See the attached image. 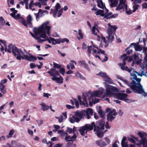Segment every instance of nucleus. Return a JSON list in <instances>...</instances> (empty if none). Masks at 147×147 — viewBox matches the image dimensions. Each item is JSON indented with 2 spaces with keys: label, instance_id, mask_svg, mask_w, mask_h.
<instances>
[{
  "label": "nucleus",
  "instance_id": "nucleus-27",
  "mask_svg": "<svg viewBox=\"0 0 147 147\" xmlns=\"http://www.w3.org/2000/svg\"><path fill=\"white\" fill-rule=\"evenodd\" d=\"M137 73L139 74V75H137V74L136 75V78L135 79H134L133 78V77H131V79H133V80H135L136 82H138V83H140V82L141 81V78H137V76H140L142 77L143 75H144L146 77H147V75H146V74L144 75V71H143L141 73V74H140L139 73H138V72H137Z\"/></svg>",
  "mask_w": 147,
  "mask_h": 147
},
{
  "label": "nucleus",
  "instance_id": "nucleus-12",
  "mask_svg": "<svg viewBox=\"0 0 147 147\" xmlns=\"http://www.w3.org/2000/svg\"><path fill=\"white\" fill-rule=\"evenodd\" d=\"M0 50L1 51L3 52L5 50V52L7 51L9 53L12 52V48L13 47L11 45H8V48L7 47V45L5 41L2 40H0Z\"/></svg>",
  "mask_w": 147,
  "mask_h": 147
},
{
  "label": "nucleus",
  "instance_id": "nucleus-11",
  "mask_svg": "<svg viewBox=\"0 0 147 147\" xmlns=\"http://www.w3.org/2000/svg\"><path fill=\"white\" fill-rule=\"evenodd\" d=\"M137 135L141 139L139 140V143L136 144L137 145L142 144L143 147H147V134L143 131H139L138 132Z\"/></svg>",
  "mask_w": 147,
  "mask_h": 147
},
{
  "label": "nucleus",
  "instance_id": "nucleus-22",
  "mask_svg": "<svg viewBox=\"0 0 147 147\" xmlns=\"http://www.w3.org/2000/svg\"><path fill=\"white\" fill-rule=\"evenodd\" d=\"M61 7L59 3H57L55 6V9L54 10V12L53 14V17L55 18L56 17L58 10Z\"/></svg>",
  "mask_w": 147,
  "mask_h": 147
},
{
  "label": "nucleus",
  "instance_id": "nucleus-30",
  "mask_svg": "<svg viewBox=\"0 0 147 147\" xmlns=\"http://www.w3.org/2000/svg\"><path fill=\"white\" fill-rule=\"evenodd\" d=\"M103 80H104L105 82L104 83V84L105 83H106V82L109 84H113V80L110 78L108 75H107Z\"/></svg>",
  "mask_w": 147,
  "mask_h": 147
},
{
  "label": "nucleus",
  "instance_id": "nucleus-9",
  "mask_svg": "<svg viewBox=\"0 0 147 147\" xmlns=\"http://www.w3.org/2000/svg\"><path fill=\"white\" fill-rule=\"evenodd\" d=\"M115 10L121 13L125 11L128 15L132 13L133 11L128 7L125 0H119V3L115 8Z\"/></svg>",
  "mask_w": 147,
  "mask_h": 147
},
{
  "label": "nucleus",
  "instance_id": "nucleus-5",
  "mask_svg": "<svg viewBox=\"0 0 147 147\" xmlns=\"http://www.w3.org/2000/svg\"><path fill=\"white\" fill-rule=\"evenodd\" d=\"M119 78L123 81L125 84L128 85L130 87L134 92L141 94L144 97L147 96V93L144 91L140 83H137L134 81H132L129 83L124 78L120 77Z\"/></svg>",
  "mask_w": 147,
  "mask_h": 147
},
{
  "label": "nucleus",
  "instance_id": "nucleus-7",
  "mask_svg": "<svg viewBox=\"0 0 147 147\" xmlns=\"http://www.w3.org/2000/svg\"><path fill=\"white\" fill-rule=\"evenodd\" d=\"M121 58H123V62L122 64L119 63V65L121 67V69L122 70H125L127 71L130 74L131 77H133L134 79L136 78V75H139L137 72L135 71L133 68H129L127 66H125V61L127 60L128 57L126 56V54H124L121 56Z\"/></svg>",
  "mask_w": 147,
  "mask_h": 147
},
{
  "label": "nucleus",
  "instance_id": "nucleus-29",
  "mask_svg": "<svg viewBox=\"0 0 147 147\" xmlns=\"http://www.w3.org/2000/svg\"><path fill=\"white\" fill-rule=\"evenodd\" d=\"M131 58L133 61V63H134L137 64H138L139 63V58L137 55H134L132 56Z\"/></svg>",
  "mask_w": 147,
  "mask_h": 147
},
{
  "label": "nucleus",
  "instance_id": "nucleus-64",
  "mask_svg": "<svg viewBox=\"0 0 147 147\" xmlns=\"http://www.w3.org/2000/svg\"><path fill=\"white\" fill-rule=\"evenodd\" d=\"M35 6H38L40 8L41 7V5L39 2L34 3Z\"/></svg>",
  "mask_w": 147,
  "mask_h": 147
},
{
  "label": "nucleus",
  "instance_id": "nucleus-10",
  "mask_svg": "<svg viewBox=\"0 0 147 147\" xmlns=\"http://www.w3.org/2000/svg\"><path fill=\"white\" fill-rule=\"evenodd\" d=\"M47 73L49 74L50 76L53 77L51 78L53 80L56 81L57 83L59 84H62L63 83V79L61 76L58 77H57V76H59V73L55 69L52 68L50 71H48Z\"/></svg>",
  "mask_w": 147,
  "mask_h": 147
},
{
  "label": "nucleus",
  "instance_id": "nucleus-20",
  "mask_svg": "<svg viewBox=\"0 0 147 147\" xmlns=\"http://www.w3.org/2000/svg\"><path fill=\"white\" fill-rule=\"evenodd\" d=\"M128 140L131 142L135 143L136 142L139 143V138L138 137H136L133 135H131L128 137Z\"/></svg>",
  "mask_w": 147,
  "mask_h": 147
},
{
  "label": "nucleus",
  "instance_id": "nucleus-60",
  "mask_svg": "<svg viewBox=\"0 0 147 147\" xmlns=\"http://www.w3.org/2000/svg\"><path fill=\"white\" fill-rule=\"evenodd\" d=\"M129 48H127L125 50L126 51V52L127 54H130L132 52V50L131 49L129 50H127V49Z\"/></svg>",
  "mask_w": 147,
  "mask_h": 147
},
{
  "label": "nucleus",
  "instance_id": "nucleus-43",
  "mask_svg": "<svg viewBox=\"0 0 147 147\" xmlns=\"http://www.w3.org/2000/svg\"><path fill=\"white\" fill-rule=\"evenodd\" d=\"M63 11V8H61L59 11H58L57 13V17H59L61 16Z\"/></svg>",
  "mask_w": 147,
  "mask_h": 147
},
{
  "label": "nucleus",
  "instance_id": "nucleus-42",
  "mask_svg": "<svg viewBox=\"0 0 147 147\" xmlns=\"http://www.w3.org/2000/svg\"><path fill=\"white\" fill-rule=\"evenodd\" d=\"M42 10L41 9H39L38 10V13H34V14L35 16L36 17V19L37 21H38L39 19V13L41 12L42 11Z\"/></svg>",
  "mask_w": 147,
  "mask_h": 147
},
{
  "label": "nucleus",
  "instance_id": "nucleus-16",
  "mask_svg": "<svg viewBox=\"0 0 147 147\" xmlns=\"http://www.w3.org/2000/svg\"><path fill=\"white\" fill-rule=\"evenodd\" d=\"M127 94H126L119 92L116 94L115 98L121 100H124L126 102H129V100L127 99Z\"/></svg>",
  "mask_w": 147,
  "mask_h": 147
},
{
  "label": "nucleus",
  "instance_id": "nucleus-38",
  "mask_svg": "<svg viewBox=\"0 0 147 147\" xmlns=\"http://www.w3.org/2000/svg\"><path fill=\"white\" fill-rule=\"evenodd\" d=\"M76 129V128L75 127H74L73 129L69 127H67V131L69 132L70 134L71 133L73 132L74 134H75Z\"/></svg>",
  "mask_w": 147,
  "mask_h": 147
},
{
  "label": "nucleus",
  "instance_id": "nucleus-26",
  "mask_svg": "<svg viewBox=\"0 0 147 147\" xmlns=\"http://www.w3.org/2000/svg\"><path fill=\"white\" fill-rule=\"evenodd\" d=\"M65 135L66 136L65 138V140L66 142H68L69 141H72L74 139L76 138L77 137V136L75 134H74L73 136H72L71 137L70 136L67 135V134Z\"/></svg>",
  "mask_w": 147,
  "mask_h": 147
},
{
  "label": "nucleus",
  "instance_id": "nucleus-15",
  "mask_svg": "<svg viewBox=\"0 0 147 147\" xmlns=\"http://www.w3.org/2000/svg\"><path fill=\"white\" fill-rule=\"evenodd\" d=\"M106 111H109L107 115L108 120L112 121L114 120L117 114L116 111L114 109L111 110L110 108H107Z\"/></svg>",
  "mask_w": 147,
  "mask_h": 147
},
{
  "label": "nucleus",
  "instance_id": "nucleus-36",
  "mask_svg": "<svg viewBox=\"0 0 147 147\" xmlns=\"http://www.w3.org/2000/svg\"><path fill=\"white\" fill-rule=\"evenodd\" d=\"M5 88L4 85L2 84H1L0 86V90L1 92L3 94H5L6 92V90Z\"/></svg>",
  "mask_w": 147,
  "mask_h": 147
},
{
  "label": "nucleus",
  "instance_id": "nucleus-49",
  "mask_svg": "<svg viewBox=\"0 0 147 147\" xmlns=\"http://www.w3.org/2000/svg\"><path fill=\"white\" fill-rule=\"evenodd\" d=\"M122 147H128L127 144L126 142H121Z\"/></svg>",
  "mask_w": 147,
  "mask_h": 147
},
{
  "label": "nucleus",
  "instance_id": "nucleus-31",
  "mask_svg": "<svg viewBox=\"0 0 147 147\" xmlns=\"http://www.w3.org/2000/svg\"><path fill=\"white\" fill-rule=\"evenodd\" d=\"M110 2L111 6L112 7H116L118 3V0H109Z\"/></svg>",
  "mask_w": 147,
  "mask_h": 147
},
{
  "label": "nucleus",
  "instance_id": "nucleus-61",
  "mask_svg": "<svg viewBox=\"0 0 147 147\" xmlns=\"http://www.w3.org/2000/svg\"><path fill=\"white\" fill-rule=\"evenodd\" d=\"M52 36L54 37H60L59 36V35H58L57 33L56 32H54Z\"/></svg>",
  "mask_w": 147,
  "mask_h": 147
},
{
  "label": "nucleus",
  "instance_id": "nucleus-56",
  "mask_svg": "<svg viewBox=\"0 0 147 147\" xmlns=\"http://www.w3.org/2000/svg\"><path fill=\"white\" fill-rule=\"evenodd\" d=\"M6 103L4 104L1 106H0V113L2 112L1 111L4 109V108L6 106Z\"/></svg>",
  "mask_w": 147,
  "mask_h": 147
},
{
  "label": "nucleus",
  "instance_id": "nucleus-50",
  "mask_svg": "<svg viewBox=\"0 0 147 147\" xmlns=\"http://www.w3.org/2000/svg\"><path fill=\"white\" fill-rule=\"evenodd\" d=\"M59 71L62 75H64L65 73V70L63 68H60Z\"/></svg>",
  "mask_w": 147,
  "mask_h": 147
},
{
  "label": "nucleus",
  "instance_id": "nucleus-8",
  "mask_svg": "<svg viewBox=\"0 0 147 147\" xmlns=\"http://www.w3.org/2000/svg\"><path fill=\"white\" fill-rule=\"evenodd\" d=\"M73 114L69 118V121L71 123H78L84 117V111H77L73 113Z\"/></svg>",
  "mask_w": 147,
  "mask_h": 147
},
{
  "label": "nucleus",
  "instance_id": "nucleus-14",
  "mask_svg": "<svg viewBox=\"0 0 147 147\" xmlns=\"http://www.w3.org/2000/svg\"><path fill=\"white\" fill-rule=\"evenodd\" d=\"M33 19L32 16L30 14H29L27 17L26 21L23 18H21L20 19V22L24 25L26 26H29L31 27L32 26L31 22Z\"/></svg>",
  "mask_w": 147,
  "mask_h": 147
},
{
  "label": "nucleus",
  "instance_id": "nucleus-23",
  "mask_svg": "<svg viewBox=\"0 0 147 147\" xmlns=\"http://www.w3.org/2000/svg\"><path fill=\"white\" fill-rule=\"evenodd\" d=\"M96 143L97 145L100 147H104L107 145V144L105 142L101 140H97Z\"/></svg>",
  "mask_w": 147,
  "mask_h": 147
},
{
  "label": "nucleus",
  "instance_id": "nucleus-63",
  "mask_svg": "<svg viewBox=\"0 0 147 147\" xmlns=\"http://www.w3.org/2000/svg\"><path fill=\"white\" fill-rule=\"evenodd\" d=\"M66 107L69 109H74V107L71 106V105H66Z\"/></svg>",
  "mask_w": 147,
  "mask_h": 147
},
{
  "label": "nucleus",
  "instance_id": "nucleus-34",
  "mask_svg": "<svg viewBox=\"0 0 147 147\" xmlns=\"http://www.w3.org/2000/svg\"><path fill=\"white\" fill-rule=\"evenodd\" d=\"M14 132L15 131L14 129L11 130L9 131L8 134L6 136V138L7 139H9V138L11 137L13 134Z\"/></svg>",
  "mask_w": 147,
  "mask_h": 147
},
{
  "label": "nucleus",
  "instance_id": "nucleus-17",
  "mask_svg": "<svg viewBox=\"0 0 147 147\" xmlns=\"http://www.w3.org/2000/svg\"><path fill=\"white\" fill-rule=\"evenodd\" d=\"M10 10L13 11V13L10 14V15L15 20L19 19L20 22V18H22L20 17V15L19 13H17L18 11L15 10L14 8H11Z\"/></svg>",
  "mask_w": 147,
  "mask_h": 147
},
{
  "label": "nucleus",
  "instance_id": "nucleus-62",
  "mask_svg": "<svg viewBox=\"0 0 147 147\" xmlns=\"http://www.w3.org/2000/svg\"><path fill=\"white\" fill-rule=\"evenodd\" d=\"M63 145V144L59 143L56 144L54 147H62Z\"/></svg>",
  "mask_w": 147,
  "mask_h": 147
},
{
  "label": "nucleus",
  "instance_id": "nucleus-24",
  "mask_svg": "<svg viewBox=\"0 0 147 147\" xmlns=\"http://www.w3.org/2000/svg\"><path fill=\"white\" fill-rule=\"evenodd\" d=\"M97 3V5L99 7L102 9H105V10H106L107 12L109 11L106 8L105 4L103 3L102 0H100Z\"/></svg>",
  "mask_w": 147,
  "mask_h": 147
},
{
  "label": "nucleus",
  "instance_id": "nucleus-25",
  "mask_svg": "<svg viewBox=\"0 0 147 147\" xmlns=\"http://www.w3.org/2000/svg\"><path fill=\"white\" fill-rule=\"evenodd\" d=\"M97 111L102 118H103L105 116V113L101 109V108L100 106H98L96 107Z\"/></svg>",
  "mask_w": 147,
  "mask_h": 147
},
{
  "label": "nucleus",
  "instance_id": "nucleus-59",
  "mask_svg": "<svg viewBox=\"0 0 147 147\" xmlns=\"http://www.w3.org/2000/svg\"><path fill=\"white\" fill-rule=\"evenodd\" d=\"M51 95L50 94H49L47 93H43V96L45 97H46L47 98H48L49 97V96H50Z\"/></svg>",
  "mask_w": 147,
  "mask_h": 147
},
{
  "label": "nucleus",
  "instance_id": "nucleus-4",
  "mask_svg": "<svg viewBox=\"0 0 147 147\" xmlns=\"http://www.w3.org/2000/svg\"><path fill=\"white\" fill-rule=\"evenodd\" d=\"M97 123L98 124L97 125H98L96 126H95V123L93 122L91 125L86 124L84 126L80 127L78 129L80 134L81 135L84 136L87 134L88 131L91 130L94 127V130L95 134L98 137H102L105 122L102 119L100 121L98 122Z\"/></svg>",
  "mask_w": 147,
  "mask_h": 147
},
{
  "label": "nucleus",
  "instance_id": "nucleus-21",
  "mask_svg": "<svg viewBox=\"0 0 147 147\" xmlns=\"http://www.w3.org/2000/svg\"><path fill=\"white\" fill-rule=\"evenodd\" d=\"M76 62L74 61L71 60L70 61V62L69 64L67 65V69H73L75 68V65H76Z\"/></svg>",
  "mask_w": 147,
  "mask_h": 147
},
{
  "label": "nucleus",
  "instance_id": "nucleus-58",
  "mask_svg": "<svg viewBox=\"0 0 147 147\" xmlns=\"http://www.w3.org/2000/svg\"><path fill=\"white\" fill-rule=\"evenodd\" d=\"M104 139L106 141L107 143L108 144H109L110 143V141L109 138L107 137H106L104 138Z\"/></svg>",
  "mask_w": 147,
  "mask_h": 147
},
{
  "label": "nucleus",
  "instance_id": "nucleus-47",
  "mask_svg": "<svg viewBox=\"0 0 147 147\" xmlns=\"http://www.w3.org/2000/svg\"><path fill=\"white\" fill-rule=\"evenodd\" d=\"M53 65L54 67L57 69L60 68L61 67V65H60L59 64L54 62L53 63Z\"/></svg>",
  "mask_w": 147,
  "mask_h": 147
},
{
  "label": "nucleus",
  "instance_id": "nucleus-55",
  "mask_svg": "<svg viewBox=\"0 0 147 147\" xmlns=\"http://www.w3.org/2000/svg\"><path fill=\"white\" fill-rule=\"evenodd\" d=\"M142 8L143 9L147 8V3H144L142 4Z\"/></svg>",
  "mask_w": 147,
  "mask_h": 147
},
{
  "label": "nucleus",
  "instance_id": "nucleus-18",
  "mask_svg": "<svg viewBox=\"0 0 147 147\" xmlns=\"http://www.w3.org/2000/svg\"><path fill=\"white\" fill-rule=\"evenodd\" d=\"M23 59L29 61H34L37 60V58L34 56L30 55L29 56L25 55L23 58Z\"/></svg>",
  "mask_w": 147,
  "mask_h": 147
},
{
  "label": "nucleus",
  "instance_id": "nucleus-3",
  "mask_svg": "<svg viewBox=\"0 0 147 147\" xmlns=\"http://www.w3.org/2000/svg\"><path fill=\"white\" fill-rule=\"evenodd\" d=\"M108 27L106 37L108 41H107L105 38L102 36L100 37L99 35V31L95 26L92 27L91 30L92 34L96 36L98 40L100 41L101 38V44L99 46L100 48L102 47V44L103 42L105 43V47H106L109 45V42L111 43L114 39V35L115 34V30L117 28L115 25L111 26L110 23L108 24Z\"/></svg>",
  "mask_w": 147,
  "mask_h": 147
},
{
  "label": "nucleus",
  "instance_id": "nucleus-1",
  "mask_svg": "<svg viewBox=\"0 0 147 147\" xmlns=\"http://www.w3.org/2000/svg\"><path fill=\"white\" fill-rule=\"evenodd\" d=\"M105 86L106 88V92H105L104 88L100 87L99 88L98 90L94 91L92 92L89 91L83 94L82 98L80 96H78V99L80 105L82 107H88L87 98H88L89 100V105L91 106L92 104L91 103V100L92 102L94 104L99 102V99L96 98V97L103 98L105 97L109 96L115 97L116 94V92L118 90L117 88L107 84L105 83Z\"/></svg>",
  "mask_w": 147,
  "mask_h": 147
},
{
  "label": "nucleus",
  "instance_id": "nucleus-6",
  "mask_svg": "<svg viewBox=\"0 0 147 147\" xmlns=\"http://www.w3.org/2000/svg\"><path fill=\"white\" fill-rule=\"evenodd\" d=\"M91 45L88 47L87 53L88 55L90 56L91 54H92L95 58H98L100 59H101L98 55L101 54L105 55V52L104 51L100 49L92 41L91 42Z\"/></svg>",
  "mask_w": 147,
  "mask_h": 147
},
{
  "label": "nucleus",
  "instance_id": "nucleus-28",
  "mask_svg": "<svg viewBox=\"0 0 147 147\" xmlns=\"http://www.w3.org/2000/svg\"><path fill=\"white\" fill-rule=\"evenodd\" d=\"M40 105L41 106V109L43 111H45L49 109V106L47 105L45 103L43 102H41Z\"/></svg>",
  "mask_w": 147,
  "mask_h": 147
},
{
  "label": "nucleus",
  "instance_id": "nucleus-53",
  "mask_svg": "<svg viewBox=\"0 0 147 147\" xmlns=\"http://www.w3.org/2000/svg\"><path fill=\"white\" fill-rule=\"evenodd\" d=\"M74 101L76 107L77 108H78L79 105V103L78 101L76 99H74Z\"/></svg>",
  "mask_w": 147,
  "mask_h": 147
},
{
  "label": "nucleus",
  "instance_id": "nucleus-33",
  "mask_svg": "<svg viewBox=\"0 0 147 147\" xmlns=\"http://www.w3.org/2000/svg\"><path fill=\"white\" fill-rule=\"evenodd\" d=\"M95 14L96 15H99L102 17H104V11L103 10L100 9H99L97 11L95 12Z\"/></svg>",
  "mask_w": 147,
  "mask_h": 147
},
{
  "label": "nucleus",
  "instance_id": "nucleus-41",
  "mask_svg": "<svg viewBox=\"0 0 147 147\" xmlns=\"http://www.w3.org/2000/svg\"><path fill=\"white\" fill-rule=\"evenodd\" d=\"M5 21L3 17H0V24L2 25H4L5 24Z\"/></svg>",
  "mask_w": 147,
  "mask_h": 147
},
{
  "label": "nucleus",
  "instance_id": "nucleus-2",
  "mask_svg": "<svg viewBox=\"0 0 147 147\" xmlns=\"http://www.w3.org/2000/svg\"><path fill=\"white\" fill-rule=\"evenodd\" d=\"M49 23V22H47L43 23L38 28H34L33 31L35 35L31 33L32 36L38 40V41L44 42L47 40L49 43H52L54 45L63 43L64 42L67 43L69 42V40L65 38H59L56 39L51 37L49 38L47 35L50 36V30L51 28V27L48 26Z\"/></svg>",
  "mask_w": 147,
  "mask_h": 147
},
{
  "label": "nucleus",
  "instance_id": "nucleus-46",
  "mask_svg": "<svg viewBox=\"0 0 147 147\" xmlns=\"http://www.w3.org/2000/svg\"><path fill=\"white\" fill-rule=\"evenodd\" d=\"M132 1H133V3L134 4H136L138 3H141L142 2V0H131Z\"/></svg>",
  "mask_w": 147,
  "mask_h": 147
},
{
  "label": "nucleus",
  "instance_id": "nucleus-37",
  "mask_svg": "<svg viewBox=\"0 0 147 147\" xmlns=\"http://www.w3.org/2000/svg\"><path fill=\"white\" fill-rule=\"evenodd\" d=\"M75 76L78 78L81 79H84V76L78 72H77L75 74Z\"/></svg>",
  "mask_w": 147,
  "mask_h": 147
},
{
  "label": "nucleus",
  "instance_id": "nucleus-45",
  "mask_svg": "<svg viewBox=\"0 0 147 147\" xmlns=\"http://www.w3.org/2000/svg\"><path fill=\"white\" fill-rule=\"evenodd\" d=\"M134 48L136 51H140L142 50L141 47L138 45H135Z\"/></svg>",
  "mask_w": 147,
  "mask_h": 147
},
{
  "label": "nucleus",
  "instance_id": "nucleus-52",
  "mask_svg": "<svg viewBox=\"0 0 147 147\" xmlns=\"http://www.w3.org/2000/svg\"><path fill=\"white\" fill-rule=\"evenodd\" d=\"M78 34L80 35V38L82 39L83 38V35L81 32V30L79 29L78 30Z\"/></svg>",
  "mask_w": 147,
  "mask_h": 147
},
{
  "label": "nucleus",
  "instance_id": "nucleus-19",
  "mask_svg": "<svg viewBox=\"0 0 147 147\" xmlns=\"http://www.w3.org/2000/svg\"><path fill=\"white\" fill-rule=\"evenodd\" d=\"M84 111V117L85 116V114H86L87 118L89 119L90 117V115H92L93 114L92 109L91 108H88L86 110H82Z\"/></svg>",
  "mask_w": 147,
  "mask_h": 147
},
{
  "label": "nucleus",
  "instance_id": "nucleus-32",
  "mask_svg": "<svg viewBox=\"0 0 147 147\" xmlns=\"http://www.w3.org/2000/svg\"><path fill=\"white\" fill-rule=\"evenodd\" d=\"M105 10V13L104 14V18L107 19L111 18V17L112 16V13L110 12L109 13H107L108 11L107 12L106 10Z\"/></svg>",
  "mask_w": 147,
  "mask_h": 147
},
{
  "label": "nucleus",
  "instance_id": "nucleus-57",
  "mask_svg": "<svg viewBox=\"0 0 147 147\" xmlns=\"http://www.w3.org/2000/svg\"><path fill=\"white\" fill-rule=\"evenodd\" d=\"M56 118L58 119V121L60 123H61L63 121V119L61 116L59 117H56Z\"/></svg>",
  "mask_w": 147,
  "mask_h": 147
},
{
  "label": "nucleus",
  "instance_id": "nucleus-51",
  "mask_svg": "<svg viewBox=\"0 0 147 147\" xmlns=\"http://www.w3.org/2000/svg\"><path fill=\"white\" fill-rule=\"evenodd\" d=\"M24 2L26 5V9H28V0H24Z\"/></svg>",
  "mask_w": 147,
  "mask_h": 147
},
{
  "label": "nucleus",
  "instance_id": "nucleus-13",
  "mask_svg": "<svg viewBox=\"0 0 147 147\" xmlns=\"http://www.w3.org/2000/svg\"><path fill=\"white\" fill-rule=\"evenodd\" d=\"M12 53L15 57L18 60L23 59V57L25 55L20 49H19L16 47H14L12 48Z\"/></svg>",
  "mask_w": 147,
  "mask_h": 147
},
{
  "label": "nucleus",
  "instance_id": "nucleus-40",
  "mask_svg": "<svg viewBox=\"0 0 147 147\" xmlns=\"http://www.w3.org/2000/svg\"><path fill=\"white\" fill-rule=\"evenodd\" d=\"M82 65L88 71L90 70V69L88 67L87 64L84 61H81Z\"/></svg>",
  "mask_w": 147,
  "mask_h": 147
},
{
  "label": "nucleus",
  "instance_id": "nucleus-48",
  "mask_svg": "<svg viewBox=\"0 0 147 147\" xmlns=\"http://www.w3.org/2000/svg\"><path fill=\"white\" fill-rule=\"evenodd\" d=\"M139 6V5H138L135 4L133 6V12H135L137 9H138Z\"/></svg>",
  "mask_w": 147,
  "mask_h": 147
},
{
  "label": "nucleus",
  "instance_id": "nucleus-44",
  "mask_svg": "<svg viewBox=\"0 0 147 147\" xmlns=\"http://www.w3.org/2000/svg\"><path fill=\"white\" fill-rule=\"evenodd\" d=\"M58 133L61 136H63L65 135H67V134L65 132H64L62 130H59L58 131Z\"/></svg>",
  "mask_w": 147,
  "mask_h": 147
},
{
  "label": "nucleus",
  "instance_id": "nucleus-35",
  "mask_svg": "<svg viewBox=\"0 0 147 147\" xmlns=\"http://www.w3.org/2000/svg\"><path fill=\"white\" fill-rule=\"evenodd\" d=\"M34 6H35L34 3L33 2V1H32L29 3V8L32 11H33L35 10V8H34Z\"/></svg>",
  "mask_w": 147,
  "mask_h": 147
},
{
  "label": "nucleus",
  "instance_id": "nucleus-39",
  "mask_svg": "<svg viewBox=\"0 0 147 147\" xmlns=\"http://www.w3.org/2000/svg\"><path fill=\"white\" fill-rule=\"evenodd\" d=\"M98 75L102 77L103 79L105 78V77L107 75L106 73L105 72H100L98 74Z\"/></svg>",
  "mask_w": 147,
  "mask_h": 147
},
{
  "label": "nucleus",
  "instance_id": "nucleus-54",
  "mask_svg": "<svg viewBox=\"0 0 147 147\" xmlns=\"http://www.w3.org/2000/svg\"><path fill=\"white\" fill-rule=\"evenodd\" d=\"M28 132L31 136H32L33 134V131L31 130H30L29 128L27 129Z\"/></svg>",
  "mask_w": 147,
  "mask_h": 147
}]
</instances>
